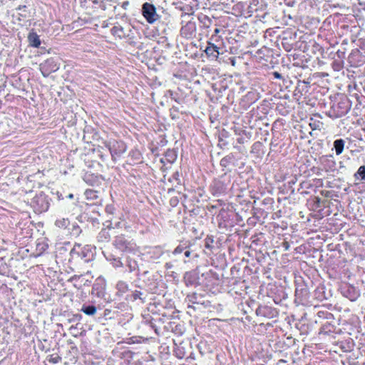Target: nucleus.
<instances>
[{
	"instance_id": "f257e3e1",
	"label": "nucleus",
	"mask_w": 365,
	"mask_h": 365,
	"mask_svg": "<svg viewBox=\"0 0 365 365\" xmlns=\"http://www.w3.org/2000/svg\"><path fill=\"white\" fill-rule=\"evenodd\" d=\"M105 146L109 150L112 159L115 161L125 153L126 145L121 140H110L104 143Z\"/></svg>"
},
{
	"instance_id": "f03ea898",
	"label": "nucleus",
	"mask_w": 365,
	"mask_h": 365,
	"mask_svg": "<svg viewBox=\"0 0 365 365\" xmlns=\"http://www.w3.org/2000/svg\"><path fill=\"white\" fill-rule=\"evenodd\" d=\"M113 244L122 252H133L135 250V244L126 239L123 235L116 236Z\"/></svg>"
},
{
	"instance_id": "7ed1b4c3",
	"label": "nucleus",
	"mask_w": 365,
	"mask_h": 365,
	"mask_svg": "<svg viewBox=\"0 0 365 365\" xmlns=\"http://www.w3.org/2000/svg\"><path fill=\"white\" fill-rule=\"evenodd\" d=\"M142 14L148 23L150 24H154L159 19V15L156 12L155 6L148 2H145L143 4Z\"/></svg>"
},
{
	"instance_id": "20e7f679",
	"label": "nucleus",
	"mask_w": 365,
	"mask_h": 365,
	"mask_svg": "<svg viewBox=\"0 0 365 365\" xmlns=\"http://www.w3.org/2000/svg\"><path fill=\"white\" fill-rule=\"evenodd\" d=\"M32 206L36 212H43L48 210L49 202L44 195L35 196L31 202Z\"/></svg>"
},
{
	"instance_id": "39448f33",
	"label": "nucleus",
	"mask_w": 365,
	"mask_h": 365,
	"mask_svg": "<svg viewBox=\"0 0 365 365\" xmlns=\"http://www.w3.org/2000/svg\"><path fill=\"white\" fill-rule=\"evenodd\" d=\"M40 71L44 77H48L50 73L59 69V65L53 58L46 60L39 65Z\"/></svg>"
},
{
	"instance_id": "423d86ee",
	"label": "nucleus",
	"mask_w": 365,
	"mask_h": 365,
	"mask_svg": "<svg viewBox=\"0 0 365 365\" xmlns=\"http://www.w3.org/2000/svg\"><path fill=\"white\" fill-rule=\"evenodd\" d=\"M341 292L344 297L352 302L356 301L360 295L359 290L355 287L350 284H344L342 286Z\"/></svg>"
},
{
	"instance_id": "0eeeda50",
	"label": "nucleus",
	"mask_w": 365,
	"mask_h": 365,
	"mask_svg": "<svg viewBox=\"0 0 365 365\" xmlns=\"http://www.w3.org/2000/svg\"><path fill=\"white\" fill-rule=\"evenodd\" d=\"M274 309L268 306H259L256 309V314L259 317L272 318L274 315Z\"/></svg>"
},
{
	"instance_id": "6e6552de",
	"label": "nucleus",
	"mask_w": 365,
	"mask_h": 365,
	"mask_svg": "<svg viewBox=\"0 0 365 365\" xmlns=\"http://www.w3.org/2000/svg\"><path fill=\"white\" fill-rule=\"evenodd\" d=\"M205 52L208 56L217 58L219 54V48L214 43L208 42V46L205 48Z\"/></svg>"
},
{
	"instance_id": "1a4fd4ad",
	"label": "nucleus",
	"mask_w": 365,
	"mask_h": 365,
	"mask_svg": "<svg viewBox=\"0 0 365 365\" xmlns=\"http://www.w3.org/2000/svg\"><path fill=\"white\" fill-rule=\"evenodd\" d=\"M344 103L340 102L333 106L334 111L336 112L335 117L339 118L344 115L348 112L347 108H344Z\"/></svg>"
},
{
	"instance_id": "9d476101",
	"label": "nucleus",
	"mask_w": 365,
	"mask_h": 365,
	"mask_svg": "<svg viewBox=\"0 0 365 365\" xmlns=\"http://www.w3.org/2000/svg\"><path fill=\"white\" fill-rule=\"evenodd\" d=\"M110 240V234L108 229H102L97 235V240L98 242H107Z\"/></svg>"
},
{
	"instance_id": "9b49d317",
	"label": "nucleus",
	"mask_w": 365,
	"mask_h": 365,
	"mask_svg": "<svg viewBox=\"0 0 365 365\" xmlns=\"http://www.w3.org/2000/svg\"><path fill=\"white\" fill-rule=\"evenodd\" d=\"M28 39L31 46L38 48L41 45V40L36 33L32 32L29 34Z\"/></svg>"
},
{
	"instance_id": "f8f14e48",
	"label": "nucleus",
	"mask_w": 365,
	"mask_h": 365,
	"mask_svg": "<svg viewBox=\"0 0 365 365\" xmlns=\"http://www.w3.org/2000/svg\"><path fill=\"white\" fill-rule=\"evenodd\" d=\"M111 33L113 36L120 38H123L126 36V33L125 32L124 29L120 25L113 26L111 29Z\"/></svg>"
},
{
	"instance_id": "ddd939ff",
	"label": "nucleus",
	"mask_w": 365,
	"mask_h": 365,
	"mask_svg": "<svg viewBox=\"0 0 365 365\" xmlns=\"http://www.w3.org/2000/svg\"><path fill=\"white\" fill-rule=\"evenodd\" d=\"M345 141L340 138L334 141V148L337 155L342 153L344 148Z\"/></svg>"
},
{
	"instance_id": "4468645a",
	"label": "nucleus",
	"mask_w": 365,
	"mask_h": 365,
	"mask_svg": "<svg viewBox=\"0 0 365 365\" xmlns=\"http://www.w3.org/2000/svg\"><path fill=\"white\" fill-rule=\"evenodd\" d=\"M116 289L118 295H123L129 290L128 284L125 282L119 281L116 284Z\"/></svg>"
},
{
	"instance_id": "2eb2a0df",
	"label": "nucleus",
	"mask_w": 365,
	"mask_h": 365,
	"mask_svg": "<svg viewBox=\"0 0 365 365\" xmlns=\"http://www.w3.org/2000/svg\"><path fill=\"white\" fill-rule=\"evenodd\" d=\"M70 224L68 218H58L55 222V225L61 229H66Z\"/></svg>"
},
{
	"instance_id": "dca6fc26",
	"label": "nucleus",
	"mask_w": 365,
	"mask_h": 365,
	"mask_svg": "<svg viewBox=\"0 0 365 365\" xmlns=\"http://www.w3.org/2000/svg\"><path fill=\"white\" fill-rule=\"evenodd\" d=\"M81 312H83L84 314L88 316H93L96 314L97 312V309L93 305H83L81 309Z\"/></svg>"
},
{
	"instance_id": "f3484780",
	"label": "nucleus",
	"mask_w": 365,
	"mask_h": 365,
	"mask_svg": "<svg viewBox=\"0 0 365 365\" xmlns=\"http://www.w3.org/2000/svg\"><path fill=\"white\" fill-rule=\"evenodd\" d=\"M84 195L88 200L94 201L98 198V192L91 189L85 191Z\"/></svg>"
},
{
	"instance_id": "a211bd4d",
	"label": "nucleus",
	"mask_w": 365,
	"mask_h": 365,
	"mask_svg": "<svg viewBox=\"0 0 365 365\" xmlns=\"http://www.w3.org/2000/svg\"><path fill=\"white\" fill-rule=\"evenodd\" d=\"M199 19H200V22L202 24L203 27H205V28L210 27L212 20L210 17L204 15L202 17L199 18Z\"/></svg>"
},
{
	"instance_id": "6ab92c4d",
	"label": "nucleus",
	"mask_w": 365,
	"mask_h": 365,
	"mask_svg": "<svg viewBox=\"0 0 365 365\" xmlns=\"http://www.w3.org/2000/svg\"><path fill=\"white\" fill-rule=\"evenodd\" d=\"M354 177L356 178H360L361 180H365V166H360L354 174Z\"/></svg>"
},
{
	"instance_id": "aec40b11",
	"label": "nucleus",
	"mask_w": 365,
	"mask_h": 365,
	"mask_svg": "<svg viewBox=\"0 0 365 365\" xmlns=\"http://www.w3.org/2000/svg\"><path fill=\"white\" fill-rule=\"evenodd\" d=\"M232 160V156L227 155L220 160V165L222 167L226 168L231 163Z\"/></svg>"
},
{
	"instance_id": "412c9836",
	"label": "nucleus",
	"mask_w": 365,
	"mask_h": 365,
	"mask_svg": "<svg viewBox=\"0 0 365 365\" xmlns=\"http://www.w3.org/2000/svg\"><path fill=\"white\" fill-rule=\"evenodd\" d=\"M194 29V24L191 22L187 23L185 26H183L181 29V32L182 34L187 35L185 33L186 30H193Z\"/></svg>"
},
{
	"instance_id": "4be33fe9",
	"label": "nucleus",
	"mask_w": 365,
	"mask_h": 365,
	"mask_svg": "<svg viewBox=\"0 0 365 365\" xmlns=\"http://www.w3.org/2000/svg\"><path fill=\"white\" fill-rule=\"evenodd\" d=\"M128 266L130 268V271L133 272V271L135 270L137 264H136L135 261L128 259Z\"/></svg>"
},
{
	"instance_id": "5701e85b",
	"label": "nucleus",
	"mask_w": 365,
	"mask_h": 365,
	"mask_svg": "<svg viewBox=\"0 0 365 365\" xmlns=\"http://www.w3.org/2000/svg\"><path fill=\"white\" fill-rule=\"evenodd\" d=\"M142 295V293L140 291L135 290L133 292V294L130 295V299L133 301H135L138 299H140V296Z\"/></svg>"
},
{
	"instance_id": "b1692460",
	"label": "nucleus",
	"mask_w": 365,
	"mask_h": 365,
	"mask_svg": "<svg viewBox=\"0 0 365 365\" xmlns=\"http://www.w3.org/2000/svg\"><path fill=\"white\" fill-rule=\"evenodd\" d=\"M26 6L25 5H23V6H19L16 9L19 10V11H21V13L19 14V16H21V17L23 18H26V14H25L26 12Z\"/></svg>"
},
{
	"instance_id": "393cba45",
	"label": "nucleus",
	"mask_w": 365,
	"mask_h": 365,
	"mask_svg": "<svg viewBox=\"0 0 365 365\" xmlns=\"http://www.w3.org/2000/svg\"><path fill=\"white\" fill-rule=\"evenodd\" d=\"M77 249H81V245H75L74 247L71 251V255L73 257L75 255H80L79 252L77 250Z\"/></svg>"
},
{
	"instance_id": "a878e982",
	"label": "nucleus",
	"mask_w": 365,
	"mask_h": 365,
	"mask_svg": "<svg viewBox=\"0 0 365 365\" xmlns=\"http://www.w3.org/2000/svg\"><path fill=\"white\" fill-rule=\"evenodd\" d=\"M185 250V247L182 246H178L173 251L174 255H178L182 253Z\"/></svg>"
},
{
	"instance_id": "bb28decb",
	"label": "nucleus",
	"mask_w": 365,
	"mask_h": 365,
	"mask_svg": "<svg viewBox=\"0 0 365 365\" xmlns=\"http://www.w3.org/2000/svg\"><path fill=\"white\" fill-rule=\"evenodd\" d=\"M83 275H79V276L74 275L73 277H72L71 278V281H72V282H76L77 280H81V282H83Z\"/></svg>"
},
{
	"instance_id": "cd10ccee",
	"label": "nucleus",
	"mask_w": 365,
	"mask_h": 365,
	"mask_svg": "<svg viewBox=\"0 0 365 365\" xmlns=\"http://www.w3.org/2000/svg\"><path fill=\"white\" fill-rule=\"evenodd\" d=\"M73 232V234L78 235L81 232V229L78 225H76V226L74 225Z\"/></svg>"
},
{
	"instance_id": "c85d7f7f",
	"label": "nucleus",
	"mask_w": 365,
	"mask_h": 365,
	"mask_svg": "<svg viewBox=\"0 0 365 365\" xmlns=\"http://www.w3.org/2000/svg\"><path fill=\"white\" fill-rule=\"evenodd\" d=\"M106 210L108 213L113 214L114 211V207L112 205H108L106 208Z\"/></svg>"
},
{
	"instance_id": "c756f323",
	"label": "nucleus",
	"mask_w": 365,
	"mask_h": 365,
	"mask_svg": "<svg viewBox=\"0 0 365 365\" xmlns=\"http://www.w3.org/2000/svg\"><path fill=\"white\" fill-rule=\"evenodd\" d=\"M272 74H273L274 78L282 79V76L279 72L274 71V72H273Z\"/></svg>"
},
{
	"instance_id": "7c9ffc66",
	"label": "nucleus",
	"mask_w": 365,
	"mask_h": 365,
	"mask_svg": "<svg viewBox=\"0 0 365 365\" xmlns=\"http://www.w3.org/2000/svg\"><path fill=\"white\" fill-rule=\"evenodd\" d=\"M114 261H115V262H114V266L115 267H121L123 265V263L120 262V259H115Z\"/></svg>"
},
{
	"instance_id": "2f4dec72",
	"label": "nucleus",
	"mask_w": 365,
	"mask_h": 365,
	"mask_svg": "<svg viewBox=\"0 0 365 365\" xmlns=\"http://www.w3.org/2000/svg\"><path fill=\"white\" fill-rule=\"evenodd\" d=\"M190 254H191V252L189 250H186V249L185 250L184 255L186 257H189L190 256Z\"/></svg>"
},
{
	"instance_id": "473e14b6",
	"label": "nucleus",
	"mask_w": 365,
	"mask_h": 365,
	"mask_svg": "<svg viewBox=\"0 0 365 365\" xmlns=\"http://www.w3.org/2000/svg\"><path fill=\"white\" fill-rule=\"evenodd\" d=\"M220 32V29H218V28H216V29H215V31H214V34H215V35H217V34H218Z\"/></svg>"
},
{
	"instance_id": "72a5a7b5",
	"label": "nucleus",
	"mask_w": 365,
	"mask_h": 365,
	"mask_svg": "<svg viewBox=\"0 0 365 365\" xmlns=\"http://www.w3.org/2000/svg\"><path fill=\"white\" fill-rule=\"evenodd\" d=\"M68 198H73V194H69V195H68Z\"/></svg>"
},
{
	"instance_id": "f704fd0d",
	"label": "nucleus",
	"mask_w": 365,
	"mask_h": 365,
	"mask_svg": "<svg viewBox=\"0 0 365 365\" xmlns=\"http://www.w3.org/2000/svg\"><path fill=\"white\" fill-rule=\"evenodd\" d=\"M223 191H224V189H223V187H221V189H220V192H223Z\"/></svg>"
}]
</instances>
